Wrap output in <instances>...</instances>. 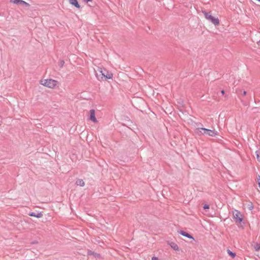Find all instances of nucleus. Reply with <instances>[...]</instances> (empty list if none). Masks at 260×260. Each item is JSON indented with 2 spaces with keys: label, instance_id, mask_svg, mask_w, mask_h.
I'll list each match as a JSON object with an SVG mask.
<instances>
[{
  "label": "nucleus",
  "instance_id": "nucleus-24",
  "mask_svg": "<svg viewBox=\"0 0 260 260\" xmlns=\"http://www.w3.org/2000/svg\"><path fill=\"white\" fill-rule=\"evenodd\" d=\"M246 91H244L243 92V95H246Z\"/></svg>",
  "mask_w": 260,
  "mask_h": 260
},
{
  "label": "nucleus",
  "instance_id": "nucleus-22",
  "mask_svg": "<svg viewBox=\"0 0 260 260\" xmlns=\"http://www.w3.org/2000/svg\"><path fill=\"white\" fill-rule=\"evenodd\" d=\"M151 260H159V259H158V257L153 256L152 257Z\"/></svg>",
  "mask_w": 260,
  "mask_h": 260
},
{
  "label": "nucleus",
  "instance_id": "nucleus-19",
  "mask_svg": "<svg viewBox=\"0 0 260 260\" xmlns=\"http://www.w3.org/2000/svg\"><path fill=\"white\" fill-rule=\"evenodd\" d=\"M257 183L258 184V186L260 188V176H258L257 177Z\"/></svg>",
  "mask_w": 260,
  "mask_h": 260
},
{
  "label": "nucleus",
  "instance_id": "nucleus-23",
  "mask_svg": "<svg viewBox=\"0 0 260 260\" xmlns=\"http://www.w3.org/2000/svg\"><path fill=\"white\" fill-rule=\"evenodd\" d=\"M221 94H222V95H224V91L223 90H222L221 91Z\"/></svg>",
  "mask_w": 260,
  "mask_h": 260
},
{
  "label": "nucleus",
  "instance_id": "nucleus-18",
  "mask_svg": "<svg viewBox=\"0 0 260 260\" xmlns=\"http://www.w3.org/2000/svg\"><path fill=\"white\" fill-rule=\"evenodd\" d=\"M203 208L204 209H208L209 208V206L208 205H207V204H205L203 206Z\"/></svg>",
  "mask_w": 260,
  "mask_h": 260
},
{
  "label": "nucleus",
  "instance_id": "nucleus-8",
  "mask_svg": "<svg viewBox=\"0 0 260 260\" xmlns=\"http://www.w3.org/2000/svg\"><path fill=\"white\" fill-rule=\"evenodd\" d=\"M28 215L30 216H33L36 217L37 218H41L43 216V214L41 212H38L37 213H36L35 212H30L28 214Z\"/></svg>",
  "mask_w": 260,
  "mask_h": 260
},
{
  "label": "nucleus",
  "instance_id": "nucleus-11",
  "mask_svg": "<svg viewBox=\"0 0 260 260\" xmlns=\"http://www.w3.org/2000/svg\"><path fill=\"white\" fill-rule=\"evenodd\" d=\"M76 184L77 185H79L80 186H84L85 185V183L82 179H78L76 181Z\"/></svg>",
  "mask_w": 260,
  "mask_h": 260
},
{
  "label": "nucleus",
  "instance_id": "nucleus-25",
  "mask_svg": "<svg viewBox=\"0 0 260 260\" xmlns=\"http://www.w3.org/2000/svg\"><path fill=\"white\" fill-rule=\"evenodd\" d=\"M93 255L96 256H99L100 255L99 254H98V253H94V254H93Z\"/></svg>",
  "mask_w": 260,
  "mask_h": 260
},
{
  "label": "nucleus",
  "instance_id": "nucleus-6",
  "mask_svg": "<svg viewBox=\"0 0 260 260\" xmlns=\"http://www.w3.org/2000/svg\"><path fill=\"white\" fill-rule=\"evenodd\" d=\"M89 112H90L89 120H91L92 121H93L94 122H97V119H96V118H95V111H94V110L91 109L89 111Z\"/></svg>",
  "mask_w": 260,
  "mask_h": 260
},
{
  "label": "nucleus",
  "instance_id": "nucleus-12",
  "mask_svg": "<svg viewBox=\"0 0 260 260\" xmlns=\"http://www.w3.org/2000/svg\"><path fill=\"white\" fill-rule=\"evenodd\" d=\"M227 252H228V253L229 254V255L230 256H231L232 258H234L236 255V253L231 251L229 249L227 250Z\"/></svg>",
  "mask_w": 260,
  "mask_h": 260
},
{
  "label": "nucleus",
  "instance_id": "nucleus-1",
  "mask_svg": "<svg viewBox=\"0 0 260 260\" xmlns=\"http://www.w3.org/2000/svg\"><path fill=\"white\" fill-rule=\"evenodd\" d=\"M99 73H96L97 79L101 80H106L113 78V74L107 71L105 68H99Z\"/></svg>",
  "mask_w": 260,
  "mask_h": 260
},
{
  "label": "nucleus",
  "instance_id": "nucleus-7",
  "mask_svg": "<svg viewBox=\"0 0 260 260\" xmlns=\"http://www.w3.org/2000/svg\"><path fill=\"white\" fill-rule=\"evenodd\" d=\"M178 233L180 235H182V236H183L184 237H186L188 238L189 239H193V237L191 235H190L189 234H188V233H187V232H186L185 231H180L178 232Z\"/></svg>",
  "mask_w": 260,
  "mask_h": 260
},
{
  "label": "nucleus",
  "instance_id": "nucleus-17",
  "mask_svg": "<svg viewBox=\"0 0 260 260\" xmlns=\"http://www.w3.org/2000/svg\"><path fill=\"white\" fill-rule=\"evenodd\" d=\"M64 61L63 60H61L60 62H59V66L60 67H62L64 65Z\"/></svg>",
  "mask_w": 260,
  "mask_h": 260
},
{
  "label": "nucleus",
  "instance_id": "nucleus-21",
  "mask_svg": "<svg viewBox=\"0 0 260 260\" xmlns=\"http://www.w3.org/2000/svg\"><path fill=\"white\" fill-rule=\"evenodd\" d=\"M83 2L88 3V2H92V0H82Z\"/></svg>",
  "mask_w": 260,
  "mask_h": 260
},
{
  "label": "nucleus",
  "instance_id": "nucleus-14",
  "mask_svg": "<svg viewBox=\"0 0 260 260\" xmlns=\"http://www.w3.org/2000/svg\"><path fill=\"white\" fill-rule=\"evenodd\" d=\"M254 248L257 251L260 250V243H256L254 246Z\"/></svg>",
  "mask_w": 260,
  "mask_h": 260
},
{
  "label": "nucleus",
  "instance_id": "nucleus-15",
  "mask_svg": "<svg viewBox=\"0 0 260 260\" xmlns=\"http://www.w3.org/2000/svg\"><path fill=\"white\" fill-rule=\"evenodd\" d=\"M256 158L258 161H260V151H256Z\"/></svg>",
  "mask_w": 260,
  "mask_h": 260
},
{
  "label": "nucleus",
  "instance_id": "nucleus-5",
  "mask_svg": "<svg viewBox=\"0 0 260 260\" xmlns=\"http://www.w3.org/2000/svg\"><path fill=\"white\" fill-rule=\"evenodd\" d=\"M233 216L237 223H241L243 220L242 214L238 210H235L233 212Z\"/></svg>",
  "mask_w": 260,
  "mask_h": 260
},
{
  "label": "nucleus",
  "instance_id": "nucleus-4",
  "mask_svg": "<svg viewBox=\"0 0 260 260\" xmlns=\"http://www.w3.org/2000/svg\"><path fill=\"white\" fill-rule=\"evenodd\" d=\"M203 13L204 14V16L206 18V19H207V20L210 21L215 26L219 25V21L218 18H215L213 16H212L211 15L210 13H208L205 11H203Z\"/></svg>",
  "mask_w": 260,
  "mask_h": 260
},
{
  "label": "nucleus",
  "instance_id": "nucleus-2",
  "mask_svg": "<svg viewBox=\"0 0 260 260\" xmlns=\"http://www.w3.org/2000/svg\"><path fill=\"white\" fill-rule=\"evenodd\" d=\"M196 133L199 134H207L209 136L215 137L218 135V132L215 130H211L205 128H197L196 130Z\"/></svg>",
  "mask_w": 260,
  "mask_h": 260
},
{
  "label": "nucleus",
  "instance_id": "nucleus-20",
  "mask_svg": "<svg viewBox=\"0 0 260 260\" xmlns=\"http://www.w3.org/2000/svg\"><path fill=\"white\" fill-rule=\"evenodd\" d=\"M88 254H89V255H93V254H94V253L93 252H92L91 251H89L88 252Z\"/></svg>",
  "mask_w": 260,
  "mask_h": 260
},
{
  "label": "nucleus",
  "instance_id": "nucleus-9",
  "mask_svg": "<svg viewBox=\"0 0 260 260\" xmlns=\"http://www.w3.org/2000/svg\"><path fill=\"white\" fill-rule=\"evenodd\" d=\"M169 244L170 245L171 248H173L174 250H175L176 251L179 250V247L177 245V244H176L175 243H174L173 242H170L169 243Z\"/></svg>",
  "mask_w": 260,
  "mask_h": 260
},
{
  "label": "nucleus",
  "instance_id": "nucleus-3",
  "mask_svg": "<svg viewBox=\"0 0 260 260\" xmlns=\"http://www.w3.org/2000/svg\"><path fill=\"white\" fill-rule=\"evenodd\" d=\"M57 81L52 79L41 80L40 81L42 85L50 88H54L57 85Z\"/></svg>",
  "mask_w": 260,
  "mask_h": 260
},
{
  "label": "nucleus",
  "instance_id": "nucleus-13",
  "mask_svg": "<svg viewBox=\"0 0 260 260\" xmlns=\"http://www.w3.org/2000/svg\"><path fill=\"white\" fill-rule=\"evenodd\" d=\"M19 5H24L26 7H29L30 6V5L28 3H27L26 2L22 1V0H20Z\"/></svg>",
  "mask_w": 260,
  "mask_h": 260
},
{
  "label": "nucleus",
  "instance_id": "nucleus-16",
  "mask_svg": "<svg viewBox=\"0 0 260 260\" xmlns=\"http://www.w3.org/2000/svg\"><path fill=\"white\" fill-rule=\"evenodd\" d=\"M10 2L13 4H19L20 0H10Z\"/></svg>",
  "mask_w": 260,
  "mask_h": 260
},
{
  "label": "nucleus",
  "instance_id": "nucleus-10",
  "mask_svg": "<svg viewBox=\"0 0 260 260\" xmlns=\"http://www.w3.org/2000/svg\"><path fill=\"white\" fill-rule=\"evenodd\" d=\"M69 2L71 4L77 8H80V6L78 4L77 0H69Z\"/></svg>",
  "mask_w": 260,
  "mask_h": 260
}]
</instances>
